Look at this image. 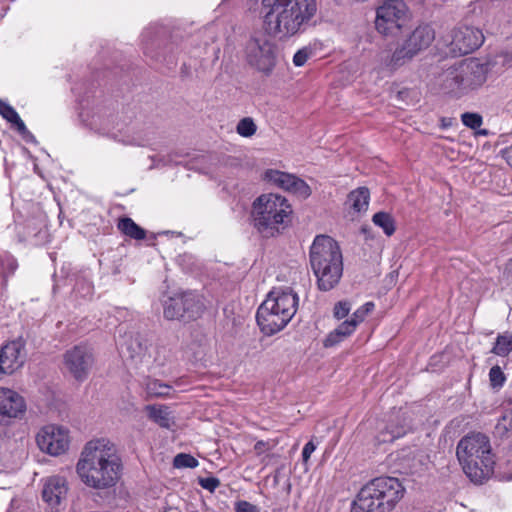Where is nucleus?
Wrapping results in <instances>:
<instances>
[{"label":"nucleus","instance_id":"f257e3e1","mask_svg":"<svg viewBox=\"0 0 512 512\" xmlns=\"http://www.w3.org/2000/svg\"><path fill=\"white\" fill-rule=\"evenodd\" d=\"M121 470L122 462L117 448L107 438L88 441L76 464L81 481L96 490L115 486L121 477Z\"/></svg>","mask_w":512,"mask_h":512},{"label":"nucleus","instance_id":"f03ea898","mask_svg":"<svg viewBox=\"0 0 512 512\" xmlns=\"http://www.w3.org/2000/svg\"><path fill=\"white\" fill-rule=\"evenodd\" d=\"M264 24L269 33L292 36L316 13V0H263Z\"/></svg>","mask_w":512,"mask_h":512},{"label":"nucleus","instance_id":"7ed1b4c3","mask_svg":"<svg viewBox=\"0 0 512 512\" xmlns=\"http://www.w3.org/2000/svg\"><path fill=\"white\" fill-rule=\"evenodd\" d=\"M456 456L464 473L474 483L481 484L494 469V454L489 437L480 432L469 433L460 439Z\"/></svg>","mask_w":512,"mask_h":512},{"label":"nucleus","instance_id":"20e7f679","mask_svg":"<svg viewBox=\"0 0 512 512\" xmlns=\"http://www.w3.org/2000/svg\"><path fill=\"white\" fill-rule=\"evenodd\" d=\"M309 256L318 288L322 291L334 288L343 274V257L338 243L328 235H318L310 247Z\"/></svg>","mask_w":512,"mask_h":512},{"label":"nucleus","instance_id":"39448f33","mask_svg":"<svg viewBox=\"0 0 512 512\" xmlns=\"http://www.w3.org/2000/svg\"><path fill=\"white\" fill-rule=\"evenodd\" d=\"M298 295L291 288H274L256 314L263 333L273 335L287 326L298 309Z\"/></svg>","mask_w":512,"mask_h":512},{"label":"nucleus","instance_id":"423d86ee","mask_svg":"<svg viewBox=\"0 0 512 512\" xmlns=\"http://www.w3.org/2000/svg\"><path fill=\"white\" fill-rule=\"evenodd\" d=\"M404 491L396 478H375L360 489L351 512H391L403 498Z\"/></svg>","mask_w":512,"mask_h":512},{"label":"nucleus","instance_id":"0eeeda50","mask_svg":"<svg viewBox=\"0 0 512 512\" xmlns=\"http://www.w3.org/2000/svg\"><path fill=\"white\" fill-rule=\"evenodd\" d=\"M291 213V206L285 197L268 193L254 200L251 215L254 227L260 233L274 235L280 226L284 227L288 223Z\"/></svg>","mask_w":512,"mask_h":512},{"label":"nucleus","instance_id":"6e6552de","mask_svg":"<svg viewBox=\"0 0 512 512\" xmlns=\"http://www.w3.org/2000/svg\"><path fill=\"white\" fill-rule=\"evenodd\" d=\"M487 78V68L478 59L470 58L448 68L442 75L444 91L461 96L481 87Z\"/></svg>","mask_w":512,"mask_h":512},{"label":"nucleus","instance_id":"1a4fd4ad","mask_svg":"<svg viewBox=\"0 0 512 512\" xmlns=\"http://www.w3.org/2000/svg\"><path fill=\"white\" fill-rule=\"evenodd\" d=\"M435 39V32L429 25L416 27L395 49L387 66L390 70L405 65L421 51L427 49Z\"/></svg>","mask_w":512,"mask_h":512},{"label":"nucleus","instance_id":"9d476101","mask_svg":"<svg viewBox=\"0 0 512 512\" xmlns=\"http://www.w3.org/2000/svg\"><path fill=\"white\" fill-rule=\"evenodd\" d=\"M245 58L251 67L265 75H270L276 65V45L265 34L255 35L245 46Z\"/></svg>","mask_w":512,"mask_h":512},{"label":"nucleus","instance_id":"9b49d317","mask_svg":"<svg viewBox=\"0 0 512 512\" xmlns=\"http://www.w3.org/2000/svg\"><path fill=\"white\" fill-rule=\"evenodd\" d=\"M408 20L409 9L404 1L386 0L376 10L375 28L384 36H394Z\"/></svg>","mask_w":512,"mask_h":512},{"label":"nucleus","instance_id":"f8f14e48","mask_svg":"<svg viewBox=\"0 0 512 512\" xmlns=\"http://www.w3.org/2000/svg\"><path fill=\"white\" fill-rule=\"evenodd\" d=\"M94 362L93 349L87 344L75 345L63 354V369L80 382L87 379Z\"/></svg>","mask_w":512,"mask_h":512},{"label":"nucleus","instance_id":"ddd939ff","mask_svg":"<svg viewBox=\"0 0 512 512\" xmlns=\"http://www.w3.org/2000/svg\"><path fill=\"white\" fill-rule=\"evenodd\" d=\"M38 448L50 456L65 454L70 446V435L68 429L59 425L43 426L36 434Z\"/></svg>","mask_w":512,"mask_h":512},{"label":"nucleus","instance_id":"4468645a","mask_svg":"<svg viewBox=\"0 0 512 512\" xmlns=\"http://www.w3.org/2000/svg\"><path fill=\"white\" fill-rule=\"evenodd\" d=\"M451 52L465 55L479 48L484 42L482 31L473 26H459L452 32Z\"/></svg>","mask_w":512,"mask_h":512},{"label":"nucleus","instance_id":"2eb2a0df","mask_svg":"<svg viewBox=\"0 0 512 512\" xmlns=\"http://www.w3.org/2000/svg\"><path fill=\"white\" fill-rule=\"evenodd\" d=\"M264 180L303 199H306L311 195L309 185L304 180L293 174L275 169H268L264 173Z\"/></svg>","mask_w":512,"mask_h":512},{"label":"nucleus","instance_id":"dca6fc26","mask_svg":"<svg viewBox=\"0 0 512 512\" xmlns=\"http://www.w3.org/2000/svg\"><path fill=\"white\" fill-rule=\"evenodd\" d=\"M25 346V340L19 337L0 348V365L4 372L12 374L24 365L27 356Z\"/></svg>","mask_w":512,"mask_h":512},{"label":"nucleus","instance_id":"f3484780","mask_svg":"<svg viewBox=\"0 0 512 512\" xmlns=\"http://www.w3.org/2000/svg\"><path fill=\"white\" fill-rule=\"evenodd\" d=\"M26 412V402L15 390L0 387V424H9Z\"/></svg>","mask_w":512,"mask_h":512},{"label":"nucleus","instance_id":"a211bd4d","mask_svg":"<svg viewBox=\"0 0 512 512\" xmlns=\"http://www.w3.org/2000/svg\"><path fill=\"white\" fill-rule=\"evenodd\" d=\"M67 491V482L64 477L51 476L44 482L42 497L49 505L55 506L66 497Z\"/></svg>","mask_w":512,"mask_h":512},{"label":"nucleus","instance_id":"6ab92c4d","mask_svg":"<svg viewBox=\"0 0 512 512\" xmlns=\"http://www.w3.org/2000/svg\"><path fill=\"white\" fill-rule=\"evenodd\" d=\"M181 302L184 306V321L195 320L199 318L204 311L203 298L195 292H183L179 293Z\"/></svg>","mask_w":512,"mask_h":512},{"label":"nucleus","instance_id":"aec40b11","mask_svg":"<svg viewBox=\"0 0 512 512\" xmlns=\"http://www.w3.org/2000/svg\"><path fill=\"white\" fill-rule=\"evenodd\" d=\"M145 410L148 418L162 428L169 429L174 424L171 412L165 405H147Z\"/></svg>","mask_w":512,"mask_h":512},{"label":"nucleus","instance_id":"412c9836","mask_svg":"<svg viewBox=\"0 0 512 512\" xmlns=\"http://www.w3.org/2000/svg\"><path fill=\"white\" fill-rule=\"evenodd\" d=\"M357 325L351 319L342 322L337 328H335L324 341L326 347L334 346L345 338L350 336L356 329Z\"/></svg>","mask_w":512,"mask_h":512},{"label":"nucleus","instance_id":"4be33fe9","mask_svg":"<svg viewBox=\"0 0 512 512\" xmlns=\"http://www.w3.org/2000/svg\"><path fill=\"white\" fill-rule=\"evenodd\" d=\"M181 297L175 294L169 297L163 303V315L168 320H184V306H182Z\"/></svg>","mask_w":512,"mask_h":512},{"label":"nucleus","instance_id":"5701e85b","mask_svg":"<svg viewBox=\"0 0 512 512\" xmlns=\"http://www.w3.org/2000/svg\"><path fill=\"white\" fill-rule=\"evenodd\" d=\"M370 192L366 187H359L348 195L347 203L356 212L366 211L369 205Z\"/></svg>","mask_w":512,"mask_h":512},{"label":"nucleus","instance_id":"b1692460","mask_svg":"<svg viewBox=\"0 0 512 512\" xmlns=\"http://www.w3.org/2000/svg\"><path fill=\"white\" fill-rule=\"evenodd\" d=\"M119 231L125 236L134 240H143L146 238V231L140 227L133 219L129 217L120 218L117 224Z\"/></svg>","mask_w":512,"mask_h":512},{"label":"nucleus","instance_id":"393cba45","mask_svg":"<svg viewBox=\"0 0 512 512\" xmlns=\"http://www.w3.org/2000/svg\"><path fill=\"white\" fill-rule=\"evenodd\" d=\"M0 115L13 124L19 133L24 134L27 132L25 123L20 118L17 111L7 102L0 99Z\"/></svg>","mask_w":512,"mask_h":512},{"label":"nucleus","instance_id":"a878e982","mask_svg":"<svg viewBox=\"0 0 512 512\" xmlns=\"http://www.w3.org/2000/svg\"><path fill=\"white\" fill-rule=\"evenodd\" d=\"M126 348L131 359L142 362L146 357L148 350L147 341L143 340L139 336L131 337L126 344Z\"/></svg>","mask_w":512,"mask_h":512},{"label":"nucleus","instance_id":"bb28decb","mask_svg":"<svg viewBox=\"0 0 512 512\" xmlns=\"http://www.w3.org/2000/svg\"><path fill=\"white\" fill-rule=\"evenodd\" d=\"M372 221L376 226L380 227L387 236L393 235L396 230L395 220L392 215L387 212L380 211L375 213L372 217Z\"/></svg>","mask_w":512,"mask_h":512},{"label":"nucleus","instance_id":"cd10ccee","mask_svg":"<svg viewBox=\"0 0 512 512\" xmlns=\"http://www.w3.org/2000/svg\"><path fill=\"white\" fill-rule=\"evenodd\" d=\"M406 429L403 426H396L393 424L387 425L376 436L378 443H391L395 439L405 435Z\"/></svg>","mask_w":512,"mask_h":512},{"label":"nucleus","instance_id":"c85d7f7f","mask_svg":"<svg viewBox=\"0 0 512 512\" xmlns=\"http://www.w3.org/2000/svg\"><path fill=\"white\" fill-rule=\"evenodd\" d=\"M512 351V334L499 335L491 352L505 357Z\"/></svg>","mask_w":512,"mask_h":512},{"label":"nucleus","instance_id":"c756f323","mask_svg":"<svg viewBox=\"0 0 512 512\" xmlns=\"http://www.w3.org/2000/svg\"><path fill=\"white\" fill-rule=\"evenodd\" d=\"M147 393L150 396L155 397H166L169 395L171 386L165 383H162L159 380H149L146 384Z\"/></svg>","mask_w":512,"mask_h":512},{"label":"nucleus","instance_id":"7c9ffc66","mask_svg":"<svg viewBox=\"0 0 512 512\" xmlns=\"http://www.w3.org/2000/svg\"><path fill=\"white\" fill-rule=\"evenodd\" d=\"M256 131L257 125L251 117L241 119L236 126V132L245 138L252 137Z\"/></svg>","mask_w":512,"mask_h":512},{"label":"nucleus","instance_id":"2f4dec72","mask_svg":"<svg viewBox=\"0 0 512 512\" xmlns=\"http://www.w3.org/2000/svg\"><path fill=\"white\" fill-rule=\"evenodd\" d=\"M496 434L500 437H507L512 432V413L504 414L495 426Z\"/></svg>","mask_w":512,"mask_h":512},{"label":"nucleus","instance_id":"473e14b6","mask_svg":"<svg viewBox=\"0 0 512 512\" xmlns=\"http://www.w3.org/2000/svg\"><path fill=\"white\" fill-rule=\"evenodd\" d=\"M198 460L190 454L180 453L174 457L173 465L176 468H196Z\"/></svg>","mask_w":512,"mask_h":512},{"label":"nucleus","instance_id":"72a5a7b5","mask_svg":"<svg viewBox=\"0 0 512 512\" xmlns=\"http://www.w3.org/2000/svg\"><path fill=\"white\" fill-rule=\"evenodd\" d=\"M375 308V304L373 302H366L364 305L359 307L350 318L355 324L358 326L362 323L368 314H370Z\"/></svg>","mask_w":512,"mask_h":512},{"label":"nucleus","instance_id":"f704fd0d","mask_svg":"<svg viewBox=\"0 0 512 512\" xmlns=\"http://www.w3.org/2000/svg\"><path fill=\"white\" fill-rule=\"evenodd\" d=\"M461 120L466 127L474 130L478 129L483 123L482 116L478 113L465 112L461 115Z\"/></svg>","mask_w":512,"mask_h":512},{"label":"nucleus","instance_id":"c9c22d12","mask_svg":"<svg viewBox=\"0 0 512 512\" xmlns=\"http://www.w3.org/2000/svg\"><path fill=\"white\" fill-rule=\"evenodd\" d=\"M489 380L491 386L497 388L504 385L506 377L499 366H493L489 371Z\"/></svg>","mask_w":512,"mask_h":512},{"label":"nucleus","instance_id":"e433bc0d","mask_svg":"<svg viewBox=\"0 0 512 512\" xmlns=\"http://www.w3.org/2000/svg\"><path fill=\"white\" fill-rule=\"evenodd\" d=\"M350 310H351V305L349 302L340 301L335 304L333 313L337 319H343L349 314Z\"/></svg>","mask_w":512,"mask_h":512},{"label":"nucleus","instance_id":"4c0bfd02","mask_svg":"<svg viewBox=\"0 0 512 512\" xmlns=\"http://www.w3.org/2000/svg\"><path fill=\"white\" fill-rule=\"evenodd\" d=\"M199 485L210 491H215L216 488L220 486V480L216 477H206V478H200L199 479Z\"/></svg>","mask_w":512,"mask_h":512},{"label":"nucleus","instance_id":"58836bf2","mask_svg":"<svg viewBox=\"0 0 512 512\" xmlns=\"http://www.w3.org/2000/svg\"><path fill=\"white\" fill-rule=\"evenodd\" d=\"M235 512H260V509L245 500H241L235 503Z\"/></svg>","mask_w":512,"mask_h":512},{"label":"nucleus","instance_id":"ea45409f","mask_svg":"<svg viewBox=\"0 0 512 512\" xmlns=\"http://www.w3.org/2000/svg\"><path fill=\"white\" fill-rule=\"evenodd\" d=\"M309 51L306 48L298 50L293 57V63L297 67L303 66L308 58H309Z\"/></svg>","mask_w":512,"mask_h":512},{"label":"nucleus","instance_id":"a19ab883","mask_svg":"<svg viewBox=\"0 0 512 512\" xmlns=\"http://www.w3.org/2000/svg\"><path fill=\"white\" fill-rule=\"evenodd\" d=\"M80 289L83 291V296H91L93 293V286L90 282L80 281L76 284V292H80Z\"/></svg>","mask_w":512,"mask_h":512},{"label":"nucleus","instance_id":"79ce46f5","mask_svg":"<svg viewBox=\"0 0 512 512\" xmlns=\"http://www.w3.org/2000/svg\"><path fill=\"white\" fill-rule=\"evenodd\" d=\"M315 450H316V445L313 443V441H309L308 443L305 444V446L303 447V450H302V460L305 464L309 461L311 454Z\"/></svg>","mask_w":512,"mask_h":512},{"label":"nucleus","instance_id":"37998d69","mask_svg":"<svg viewBox=\"0 0 512 512\" xmlns=\"http://www.w3.org/2000/svg\"><path fill=\"white\" fill-rule=\"evenodd\" d=\"M274 445H271L270 442H265L263 440L257 441L254 445V450L257 454H262L273 448Z\"/></svg>","mask_w":512,"mask_h":512},{"label":"nucleus","instance_id":"c03bdc74","mask_svg":"<svg viewBox=\"0 0 512 512\" xmlns=\"http://www.w3.org/2000/svg\"><path fill=\"white\" fill-rule=\"evenodd\" d=\"M503 158L512 167V145L501 151Z\"/></svg>","mask_w":512,"mask_h":512},{"label":"nucleus","instance_id":"a18cd8bd","mask_svg":"<svg viewBox=\"0 0 512 512\" xmlns=\"http://www.w3.org/2000/svg\"><path fill=\"white\" fill-rule=\"evenodd\" d=\"M504 274L507 276V278L512 280V258L506 264Z\"/></svg>","mask_w":512,"mask_h":512},{"label":"nucleus","instance_id":"49530a36","mask_svg":"<svg viewBox=\"0 0 512 512\" xmlns=\"http://www.w3.org/2000/svg\"><path fill=\"white\" fill-rule=\"evenodd\" d=\"M511 402H512V397H511Z\"/></svg>","mask_w":512,"mask_h":512}]
</instances>
